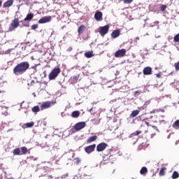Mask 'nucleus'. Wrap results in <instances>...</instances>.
<instances>
[{"instance_id":"obj_1","label":"nucleus","mask_w":179,"mask_h":179,"mask_svg":"<svg viewBox=\"0 0 179 179\" xmlns=\"http://www.w3.org/2000/svg\"><path fill=\"white\" fill-rule=\"evenodd\" d=\"M29 68H30V64H29V62H22L13 68V73L14 75H16V76L23 75V73L27 72Z\"/></svg>"},{"instance_id":"obj_2","label":"nucleus","mask_w":179,"mask_h":179,"mask_svg":"<svg viewBox=\"0 0 179 179\" xmlns=\"http://www.w3.org/2000/svg\"><path fill=\"white\" fill-rule=\"evenodd\" d=\"M59 73H61V69L55 68L48 76L49 80H54V79H56Z\"/></svg>"},{"instance_id":"obj_3","label":"nucleus","mask_w":179,"mask_h":179,"mask_svg":"<svg viewBox=\"0 0 179 179\" xmlns=\"http://www.w3.org/2000/svg\"><path fill=\"white\" fill-rule=\"evenodd\" d=\"M20 22H19V18H15L11 21V23L10 24L9 30L10 31H13L15 29H17L19 26H20Z\"/></svg>"},{"instance_id":"obj_4","label":"nucleus","mask_w":179,"mask_h":179,"mask_svg":"<svg viewBox=\"0 0 179 179\" xmlns=\"http://www.w3.org/2000/svg\"><path fill=\"white\" fill-rule=\"evenodd\" d=\"M109 31H110V25L108 24L105 25L103 27H100L99 28V33L100 36H101L102 37H104V36H106V34H107V33H108Z\"/></svg>"},{"instance_id":"obj_5","label":"nucleus","mask_w":179,"mask_h":179,"mask_svg":"<svg viewBox=\"0 0 179 179\" xmlns=\"http://www.w3.org/2000/svg\"><path fill=\"white\" fill-rule=\"evenodd\" d=\"M56 102L54 101H45L43 102L42 104L41 105V110L43 111V110H45L47 108H50V107H52L54 104H55Z\"/></svg>"},{"instance_id":"obj_6","label":"nucleus","mask_w":179,"mask_h":179,"mask_svg":"<svg viewBox=\"0 0 179 179\" xmlns=\"http://www.w3.org/2000/svg\"><path fill=\"white\" fill-rule=\"evenodd\" d=\"M85 127H86V122H79L76 123L73 128V129H75V131H80V129H83Z\"/></svg>"},{"instance_id":"obj_7","label":"nucleus","mask_w":179,"mask_h":179,"mask_svg":"<svg viewBox=\"0 0 179 179\" xmlns=\"http://www.w3.org/2000/svg\"><path fill=\"white\" fill-rule=\"evenodd\" d=\"M126 54H127V50L121 49V50H118L115 52V58H122V57H125Z\"/></svg>"},{"instance_id":"obj_8","label":"nucleus","mask_w":179,"mask_h":179,"mask_svg":"<svg viewBox=\"0 0 179 179\" xmlns=\"http://www.w3.org/2000/svg\"><path fill=\"white\" fill-rule=\"evenodd\" d=\"M107 148H108V144H107L106 143H101L97 145L96 151L97 152H104V150H106V149H107Z\"/></svg>"},{"instance_id":"obj_9","label":"nucleus","mask_w":179,"mask_h":179,"mask_svg":"<svg viewBox=\"0 0 179 179\" xmlns=\"http://www.w3.org/2000/svg\"><path fill=\"white\" fill-rule=\"evenodd\" d=\"M96 149V144H92L85 148V152L88 155L93 153V151Z\"/></svg>"},{"instance_id":"obj_10","label":"nucleus","mask_w":179,"mask_h":179,"mask_svg":"<svg viewBox=\"0 0 179 179\" xmlns=\"http://www.w3.org/2000/svg\"><path fill=\"white\" fill-rule=\"evenodd\" d=\"M51 16H45V17H43L42 18H41L39 20H38V23L40 24H43L44 23H48V22H51Z\"/></svg>"},{"instance_id":"obj_11","label":"nucleus","mask_w":179,"mask_h":179,"mask_svg":"<svg viewBox=\"0 0 179 179\" xmlns=\"http://www.w3.org/2000/svg\"><path fill=\"white\" fill-rule=\"evenodd\" d=\"M94 19L96 22H101L103 20V13L101 11H97L94 14Z\"/></svg>"},{"instance_id":"obj_12","label":"nucleus","mask_w":179,"mask_h":179,"mask_svg":"<svg viewBox=\"0 0 179 179\" xmlns=\"http://www.w3.org/2000/svg\"><path fill=\"white\" fill-rule=\"evenodd\" d=\"M143 73L145 76L152 75V67H145L143 70Z\"/></svg>"},{"instance_id":"obj_13","label":"nucleus","mask_w":179,"mask_h":179,"mask_svg":"<svg viewBox=\"0 0 179 179\" xmlns=\"http://www.w3.org/2000/svg\"><path fill=\"white\" fill-rule=\"evenodd\" d=\"M121 34V31L120 29L114 30L111 34L112 38H117V37H120Z\"/></svg>"},{"instance_id":"obj_14","label":"nucleus","mask_w":179,"mask_h":179,"mask_svg":"<svg viewBox=\"0 0 179 179\" xmlns=\"http://www.w3.org/2000/svg\"><path fill=\"white\" fill-rule=\"evenodd\" d=\"M33 17H34V14L31 13H28L26 17L24 19V22H31V20H33Z\"/></svg>"},{"instance_id":"obj_15","label":"nucleus","mask_w":179,"mask_h":179,"mask_svg":"<svg viewBox=\"0 0 179 179\" xmlns=\"http://www.w3.org/2000/svg\"><path fill=\"white\" fill-rule=\"evenodd\" d=\"M85 30H86V26L85 25L80 26L78 29V35L80 36V34H83L85 33Z\"/></svg>"},{"instance_id":"obj_16","label":"nucleus","mask_w":179,"mask_h":179,"mask_svg":"<svg viewBox=\"0 0 179 179\" xmlns=\"http://www.w3.org/2000/svg\"><path fill=\"white\" fill-rule=\"evenodd\" d=\"M139 113H141V109L133 110L129 115L130 118H135V117L138 115Z\"/></svg>"},{"instance_id":"obj_17","label":"nucleus","mask_w":179,"mask_h":179,"mask_svg":"<svg viewBox=\"0 0 179 179\" xmlns=\"http://www.w3.org/2000/svg\"><path fill=\"white\" fill-rule=\"evenodd\" d=\"M13 5V0H8L3 3V8H9Z\"/></svg>"},{"instance_id":"obj_18","label":"nucleus","mask_w":179,"mask_h":179,"mask_svg":"<svg viewBox=\"0 0 179 179\" xmlns=\"http://www.w3.org/2000/svg\"><path fill=\"white\" fill-rule=\"evenodd\" d=\"M97 140V136H93L87 139V143H92V142H94Z\"/></svg>"},{"instance_id":"obj_19","label":"nucleus","mask_w":179,"mask_h":179,"mask_svg":"<svg viewBox=\"0 0 179 179\" xmlns=\"http://www.w3.org/2000/svg\"><path fill=\"white\" fill-rule=\"evenodd\" d=\"M150 104V101H147L145 102V103L143 104V106L138 107V110H146L148 106H149Z\"/></svg>"},{"instance_id":"obj_20","label":"nucleus","mask_w":179,"mask_h":179,"mask_svg":"<svg viewBox=\"0 0 179 179\" xmlns=\"http://www.w3.org/2000/svg\"><path fill=\"white\" fill-rule=\"evenodd\" d=\"M85 57L86 58H92V57H94V55L93 54V51H88V52H86L85 54H84Z\"/></svg>"},{"instance_id":"obj_21","label":"nucleus","mask_w":179,"mask_h":179,"mask_svg":"<svg viewBox=\"0 0 179 179\" xmlns=\"http://www.w3.org/2000/svg\"><path fill=\"white\" fill-rule=\"evenodd\" d=\"M21 152V155H26V153H29V155H30V150H28L26 147H22Z\"/></svg>"},{"instance_id":"obj_22","label":"nucleus","mask_w":179,"mask_h":179,"mask_svg":"<svg viewBox=\"0 0 179 179\" xmlns=\"http://www.w3.org/2000/svg\"><path fill=\"white\" fill-rule=\"evenodd\" d=\"M79 115H80V112H79L78 110L73 111L71 113V117L73 118H78V117H79Z\"/></svg>"},{"instance_id":"obj_23","label":"nucleus","mask_w":179,"mask_h":179,"mask_svg":"<svg viewBox=\"0 0 179 179\" xmlns=\"http://www.w3.org/2000/svg\"><path fill=\"white\" fill-rule=\"evenodd\" d=\"M13 154L14 156H20V148H17L13 150Z\"/></svg>"},{"instance_id":"obj_24","label":"nucleus","mask_w":179,"mask_h":179,"mask_svg":"<svg viewBox=\"0 0 179 179\" xmlns=\"http://www.w3.org/2000/svg\"><path fill=\"white\" fill-rule=\"evenodd\" d=\"M32 113L34 114H37V113L40 112V106H35L31 108Z\"/></svg>"},{"instance_id":"obj_25","label":"nucleus","mask_w":179,"mask_h":179,"mask_svg":"<svg viewBox=\"0 0 179 179\" xmlns=\"http://www.w3.org/2000/svg\"><path fill=\"white\" fill-rule=\"evenodd\" d=\"M140 173L142 176H145V174L148 173V168H146V166L142 167L140 171Z\"/></svg>"},{"instance_id":"obj_26","label":"nucleus","mask_w":179,"mask_h":179,"mask_svg":"<svg viewBox=\"0 0 179 179\" xmlns=\"http://www.w3.org/2000/svg\"><path fill=\"white\" fill-rule=\"evenodd\" d=\"M174 129H179V120H176V122L172 124Z\"/></svg>"},{"instance_id":"obj_27","label":"nucleus","mask_w":179,"mask_h":179,"mask_svg":"<svg viewBox=\"0 0 179 179\" xmlns=\"http://www.w3.org/2000/svg\"><path fill=\"white\" fill-rule=\"evenodd\" d=\"M78 80H79V76H75L71 78V81L72 82V83H78Z\"/></svg>"},{"instance_id":"obj_28","label":"nucleus","mask_w":179,"mask_h":179,"mask_svg":"<svg viewBox=\"0 0 179 179\" xmlns=\"http://www.w3.org/2000/svg\"><path fill=\"white\" fill-rule=\"evenodd\" d=\"M24 127H26V128H33V127H34V122H27L24 124Z\"/></svg>"},{"instance_id":"obj_29","label":"nucleus","mask_w":179,"mask_h":179,"mask_svg":"<svg viewBox=\"0 0 179 179\" xmlns=\"http://www.w3.org/2000/svg\"><path fill=\"white\" fill-rule=\"evenodd\" d=\"M166 170H167V169L166 167H163L161 169L159 173L161 177H162L163 176H164L166 174Z\"/></svg>"},{"instance_id":"obj_30","label":"nucleus","mask_w":179,"mask_h":179,"mask_svg":"<svg viewBox=\"0 0 179 179\" xmlns=\"http://www.w3.org/2000/svg\"><path fill=\"white\" fill-rule=\"evenodd\" d=\"M179 177V174L178 172L177 171H173V174H172V178L173 179H177Z\"/></svg>"},{"instance_id":"obj_31","label":"nucleus","mask_w":179,"mask_h":179,"mask_svg":"<svg viewBox=\"0 0 179 179\" xmlns=\"http://www.w3.org/2000/svg\"><path fill=\"white\" fill-rule=\"evenodd\" d=\"M141 133H142V131L138 130V131H136L135 132H134V133L132 134V135H133L134 136H138V135H141Z\"/></svg>"},{"instance_id":"obj_32","label":"nucleus","mask_w":179,"mask_h":179,"mask_svg":"<svg viewBox=\"0 0 179 179\" xmlns=\"http://www.w3.org/2000/svg\"><path fill=\"white\" fill-rule=\"evenodd\" d=\"M176 71H179V61L174 64Z\"/></svg>"},{"instance_id":"obj_33","label":"nucleus","mask_w":179,"mask_h":179,"mask_svg":"<svg viewBox=\"0 0 179 179\" xmlns=\"http://www.w3.org/2000/svg\"><path fill=\"white\" fill-rule=\"evenodd\" d=\"M160 9H161L162 12H164V10H166V9H167V6L162 5L160 7Z\"/></svg>"},{"instance_id":"obj_34","label":"nucleus","mask_w":179,"mask_h":179,"mask_svg":"<svg viewBox=\"0 0 179 179\" xmlns=\"http://www.w3.org/2000/svg\"><path fill=\"white\" fill-rule=\"evenodd\" d=\"M8 54H10V49L7 50L6 51L1 52V55H8Z\"/></svg>"},{"instance_id":"obj_35","label":"nucleus","mask_w":179,"mask_h":179,"mask_svg":"<svg viewBox=\"0 0 179 179\" xmlns=\"http://www.w3.org/2000/svg\"><path fill=\"white\" fill-rule=\"evenodd\" d=\"M21 22H22V26H24V27H29V22H24V20Z\"/></svg>"},{"instance_id":"obj_36","label":"nucleus","mask_w":179,"mask_h":179,"mask_svg":"<svg viewBox=\"0 0 179 179\" xmlns=\"http://www.w3.org/2000/svg\"><path fill=\"white\" fill-rule=\"evenodd\" d=\"M124 3H132L134 0H123Z\"/></svg>"},{"instance_id":"obj_37","label":"nucleus","mask_w":179,"mask_h":179,"mask_svg":"<svg viewBox=\"0 0 179 179\" xmlns=\"http://www.w3.org/2000/svg\"><path fill=\"white\" fill-rule=\"evenodd\" d=\"M38 24H33L31 26V29L32 30H36V29H38Z\"/></svg>"},{"instance_id":"obj_38","label":"nucleus","mask_w":179,"mask_h":179,"mask_svg":"<svg viewBox=\"0 0 179 179\" xmlns=\"http://www.w3.org/2000/svg\"><path fill=\"white\" fill-rule=\"evenodd\" d=\"M3 97V94L2 93V91H0V100Z\"/></svg>"},{"instance_id":"obj_39","label":"nucleus","mask_w":179,"mask_h":179,"mask_svg":"<svg viewBox=\"0 0 179 179\" xmlns=\"http://www.w3.org/2000/svg\"><path fill=\"white\" fill-rule=\"evenodd\" d=\"M67 51H69V52H70V51H72V48H71V47H69V48L67 49Z\"/></svg>"},{"instance_id":"obj_40","label":"nucleus","mask_w":179,"mask_h":179,"mask_svg":"<svg viewBox=\"0 0 179 179\" xmlns=\"http://www.w3.org/2000/svg\"><path fill=\"white\" fill-rule=\"evenodd\" d=\"M156 76H157V78H162V76L159 73L156 74Z\"/></svg>"},{"instance_id":"obj_41","label":"nucleus","mask_w":179,"mask_h":179,"mask_svg":"<svg viewBox=\"0 0 179 179\" xmlns=\"http://www.w3.org/2000/svg\"><path fill=\"white\" fill-rule=\"evenodd\" d=\"M145 124H146L147 127H149V122H145Z\"/></svg>"},{"instance_id":"obj_42","label":"nucleus","mask_w":179,"mask_h":179,"mask_svg":"<svg viewBox=\"0 0 179 179\" xmlns=\"http://www.w3.org/2000/svg\"><path fill=\"white\" fill-rule=\"evenodd\" d=\"M2 6V1L0 0V8Z\"/></svg>"},{"instance_id":"obj_43","label":"nucleus","mask_w":179,"mask_h":179,"mask_svg":"<svg viewBox=\"0 0 179 179\" xmlns=\"http://www.w3.org/2000/svg\"><path fill=\"white\" fill-rule=\"evenodd\" d=\"M0 55H2V52L0 51Z\"/></svg>"},{"instance_id":"obj_44","label":"nucleus","mask_w":179,"mask_h":179,"mask_svg":"<svg viewBox=\"0 0 179 179\" xmlns=\"http://www.w3.org/2000/svg\"><path fill=\"white\" fill-rule=\"evenodd\" d=\"M145 134H146V132H148V131H144Z\"/></svg>"},{"instance_id":"obj_45","label":"nucleus","mask_w":179,"mask_h":179,"mask_svg":"<svg viewBox=\"0 0 179 179\" xmlns=\"http://www.w3.org/2000/svg\"><path fill=\"white\" fill-rule=\"evenodd\" d=\"M153 128H155V129H156V128H157V127H153Z\"/></svg>"},{"instance_id":"obj_46","label":"nucleus","mask_w":179,"mask_h":179,"mask_svg":"<svg viewBox=\"0 0 179 179\" xmlns=\"http://www.w3.org/2000/svg\"><path fill=\"white\" fill-rule=\"evenodd\" d=\"M1 25L0 24V27H1Z\"/></svg>"},{"instance_id":"obj_47","label":"nucleus","mask_w":179,"mask_h":179,"mask_svg":"<svg viewBox=\"0 0 179 179\" xmlns=\"http://www.w3.org/2000/svg\"><path fill=\"white\" fill-rule=\"evenodd\" d=\"M0 33H1V31H0Z\"/></svg>"}]
</instances>
